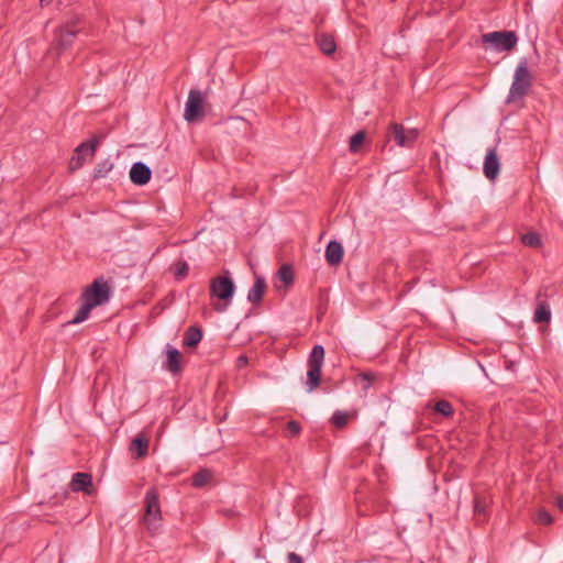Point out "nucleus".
I'll list each match as a JSON object with an SVG mask.
<instances>
[{"label":"nucleus","instance_id":"obj_12","mask_svg":"<svg viewBox=\"0 0 563 563\" xmlns=\"http://www.w3.org/2000/svg\"><path fill=\"white\" fill-rule=\"evenodd\" d=\"M69 486L73 492H82L87 495H90L93 492L92 476L91 474L84 472L75 473L69 483Z\"/></svg>","mask_w":563,"mask_h":563},{"label":"nucleus","instance_id":"obj_1","mask_svg":"<svg viewBox=\"0 0 563 563\" xmlns=\"http://www.w3.org/2000/svg\"><path fill=\"white\" fill-rule=\"evenodd\" d=\"M235 285L229 276H217L210 280V296L221 303H214L213 309L217 312H224L232 301Z\"/></svg>","mask_w":563,"mask_h":563},{"label":"nucleus","instance_id":"obj_5","mask_svg":"<svg viewBox=\"0 0 563 563\" xmlns=\"http://www.w3.org/2000/svg\"><path fill=\"white\" fill-rule=\"evenodd\" d=\"M482 42L490 44L496 52H509L518 42L514 31H495L482 35Z\"/></svg>","mask_w":563,"mask_h":563},{"label":"nucleus","instance_id":"obj_3","mask_svg":"<svg viewBox=\"0 0 563 563\" xmlns=\"http://www.w3.org/2000/svg\"><path fill=\"white\" fill-rule=\"evenodd\" d=\"M324 361V349L322 345H314L308 358V373L306 386L308 391H313L321 382V369Z\"/></svg>","mask_w":563,"mask_h":563},{"label":"nucleus","instance_id":"obj_24","mask_svg":"<svg viewBox=\"0 0 563 563\" xmlns=\"http://www.w3.org/2000/svg\"><path fill=\"white\" fill-rule=\"evenodd\" d=\"M212 478V473L209 470H201L192 476V485L201 488L207 485Z\"/></svg>","mask_w":563,"mask_h":563},{"label":"nucleus","instance_id":"obj_38","mask_svg":"<svg viewBox=\"0 0 563 563\" xmlns=\"http://www.w3.org/2000/svg\"><path fill=\"white\" fill-rule=\"evenodd\" d=\"M541 296H542L541 292H538L537 299L539 300Z\"/></svg>","mask_w":563,"mask_h":563},{"label":"nucleus","instance_id":"obj_36","mask_svg":"<svg viewBox=\"0 0 563 563\" xmlns=\"http://www.w3.org/2000/svg\"><path fill=\"white\" fill-rule=\"evenodd\" d=\"M239 361H240L241 363H245V362H246V357H245V356H241V357H239Z\"/></svg>","mask_w":563,"mask_h":563},{"label":"nucleus","instance_id":"obj_37","mask_svg":"<svg viewBox=\"0 0 563 563\" xmlns=\"http://www.w3.org/2000/svg\"><path fill=\"white\" fill-rule=\"evenodd\" d=\"M52 0H41V3H49Z\"/></svg>","mask_w":563,"mask_h":563},{"label":"nucleus","instance_id":"obj_35","mask_svg":"<svg viewBox=\"0 0 563 563\" xmlns=\"http://www.w3.org/2000/svg\"><path fill=\"white\" fill-rule=\"evenodd\" d=\"M556 507L563 512V496L556 498Z\"/></svg>","mask_w":563,"mask_h":563},{"label":"nucleus","instance_id":"obj_32","mask_svg":"<svg viewBox=\"0 0 563 563\" xmlns=\"http://www.w3.org/2000/svg\"><path fill=\"white\" fill-rule=\"evenodd\" d=\"M300 431L301 427L298 421L291 420L286 424V437H296Z\"/></svg>","mask_w":563,"mask_h":563},{"label":"nucleus","instance_id":"obj_19","mask_svg":"<svg viewBox=\"0 0 563 563\" xmlns=\"http://www.w3.org/2000/svg\"><path fill=\"white\" fill-rule=\"evenodd\" d=\"M551 316L550 305L547 301H539L533 313V321L536 323H548Z\"/></svg>","mask_w":563,"mask_h":563},{"label":"nucleus","instance_id":"obj_16","mask_svg":"<svg viewBox=\"0 0 563 563\" xmlns=\"http://www.w3.org/2000/svg\"><path fill=\"white\" fill-rule=\"evenodd\" d=\"M166 369L169 371L170 373L173 374H176V373H179L180 369H181V365H180V360H181V354L180 352L173 347V346H167L166 349Z\"/></svg>","mask_w":563,"mask_h":563},{"label":"nucleus","instance_id":"obj_7","mask_svg":"<svg viewBox=\"0 0 563 563\" xmlns=\"http://www.w3.org/2000/svg\"><path fill=\"white\" fill-rule=\"evenodd\" d=\"M387 140L394 141L400 147H411L418 140L419 131L417 129L406 130L402 124L393 122L388 126Z\"/></svg>","mask_w":563,"mask_h":563},{"label":"nucleus","instance_id":"obj_23","mask_svg":"<svg viewBox=\"0 0 563 563\" xmlns=\"http://www.w3.org/2000/svg\"><path fill=\"white\" fill-rule=\"evenodd\" d=\"M521 242L523 245L539 249L542 246V240L539 233L537 232H528L521 236Z\"/></svg>","mask_w":563,"mask_h":563},{"label":"nucleus","instance_id":"obj_34","mask_svg":"<svg viewBox=\"0 0 563 563\" xmlns=\"http://www.w3.org/2000/svg\"><path fill=\"white\" fill-rule=\"evenodd\" d=\"M288 563H303L300 555L295 552L288 553Z\"/></svg>","mask_w":563,"mask_h":563},{"label":"nucleus","instance_id":"obj_15","mask_svg":"<svg viewBox=\"0 0 563 563\" xmlns=\"http://www.w3.org/2000/svg\"><path fill=\"white\" fill-rule=\"evenodd\" d=\"M266 290V282L261 276H255V282L252 288L249 290L247 294V300L252 302L253 305H258L262 299L263 295Z\"/></svg>","mask_w":563,"mask_h":563},{"label":"nucleus","instance_id":"obj_14","mask_svg":"<svg viewBox=\"0 0 563 563\" xmlns=\"http://www.w3.org/2000/svg\"><path fill=\"white\" fill-rule=\"evenodd\" d=\"M343 246L338 241H330L325 249V260L330 266H338L343 260Z\"/></svg>","mask_w":563,"mask_h":563},{"label":"nucleus","instance_id":"obj_25","mask_svg":"<svg viewBox=\"0 0 563 563\" xmlns=\"http://www.w3.org/2000/svg\"><path fill=\"white\" fill-rule=\"evenodd\" d=\"M277 277L284 283L285 288L291 285L294 282V271L291 266L287 264L283 265L277 273Z\"/></svg>","mask_w":563,"mask_h":563},{"label":"nucleus","instance_id":"obj_4","mask_svg":"<svg viewBox=\"0 0 563 563\" xmlns=\"http://www.w3.org/2000/svg\"><path fill=\"white\" fill-rule=\"evenodd\" d=\"M79 24L80 19L75 15L67 20L57 30L53 46L58 49V55L74 44V41L80 31Z\"/></svg>","mask_w":563,"mask_h":563},{"label":"nucleus","instance_id":"obj_11","mask_svg":"<svg viewBox=\"0 0 563 563\" xmlns=\"http://www.w3.org/2000/svg\"><path fill=\"white\" fill-rule=\"evenodd\" d=\"M484 175L489 180H495L499 175L500 162L497 155L496 147L487 150L484 159Z\"/></svg>","mask_w":563,"mask_h":563},{"label":"nucleus","instance_id":"obj_8","mask_svg":"<svg viewBox=\"0 0 563 563\" xmlns=\"http://www.w3.org/2000/svg\"><path fill=\"white\" fill-rule=\"evenodd\" d=\"M102 136L92 137L79 144L74 152L69 162V169L71 172L79 169L86 162V158H92L96 154L97 147Z\"/></svg>","mask_w":563,"mask_h":563},{"label":"nucleus","instance_id":"obj_26","mask_svg":"<svg viewBox=\"0 0 563 563\" xmlns=\"http://www.w3.org/2000/svg\"><path fill=\"white\" fill-rule=\"evenodd\" d=\"M365 136L366 134L364 131H358L350 139L349 150L351 153L360 152V148L365 141Z\"/></svg>","mask_w":563,"mask_h":563},{"label":"nucleus","instance_id":"obj_18","mask_svg":"<svg viewBox=\"0 0 563 563\" xmlns=\"http://www.w3.org/2000/svg\"><path fill=\"white\" fill-rule=\"evenodd\" d=\"M202 330L198 327H189L184 335L183 344L188 347H195L202 340Z\"/></svg>","mask_w":563,"mask_h":563},{"label":"nucleus","instance_id":"obj_13","mask_svg":"<svg viewBox=\"0 0 563 563\" xmlns=\"http://www.w3.org/2000/svg\"><path fill=\"white\" fill-rule=\"evenodd\" d=\"M151 176V168L142 162L134 163L130 169V179L137 186L146 185L150 181Z\"/></svg>","mask_w":563,"mask_h":563},{"label":"nucleus","instance_id":"obj_22","mask_svg":"<svg viewBox=\"0 0 563 563\" xmlns=\"http://www.w3.org/2000/svg\"><path fill=\"white\" fill-rule=\"evenodd\" d=\"M93 308L95 307L91 303L84 301L82 306L77 310L76 314L74 316L73 320L69 321V323L77 324L85 321Z\"/></svg>","mask_w":563,"mask_h":563},{"label":"nucleus","instance_id":"obj_33","mask_svg":"<svg viewBox=\"0 0 563 563\" xmlns=\"http://www.w3.org/2000/svg\"><path fill=\"white\" fill-rule=\"evenodd\" d=\"M358 377L363 382V390H368L373 384L374 375L371 373H362L358 375Z\"/></svg>","mask_w":563,"mask_h":563},{"label":"nucleus","instance_id":"obj_28","mask_svg":"<svg viewBox=\"0 0 563 563\" xmlns=\"http://www.w3.org/2000/svg\"><path fill=\"white\" fill-rule=\"evenodd\" d=\"M434 411L443 417H451L453 415V407L448 400H439L434 404Z\"/></svg>","mask_w":563,"mask_h":563},{"label":"nucleus","instance_id":"obj_29","mask_svg":"<svg viewBox=\"0 0 563 563\" xmlns=\"http://www.w3.org/2000/svg\"><path fill=\"white\" fill-rule=\"evenodd\" d=\"M489 501L486 497L475 496L474 512L477 517L485 516Z\"/></svg>","mask_w":563,"mask_h":563},{"label":"nucleus","instance_id":"obj_2","mask_svg":"<svg viewBox=\"0 0 563 563\" xmlns=\"http://www.w3.org/2000/svg\"><path fill=\"white\" fill-rule=\"evenodd\" d=\"M532 86V77L528 69L527 59H521L517 65L514 74L507 102L515 101L525 97Z\"/></svg>","mask_w":563,"mask_h":563},{"label":"nucleus","instance_id":"obj_6","mask_svg":"<svg viewBox=\"0 0 563 563\" xmlns=\"http://www.w3.org/2000/svg\"><path fill=\"white\" fill-rule=\"evenodd\" d=\"M162 520L158 496L155 489H150L145 495L144 523L151 531L157 530Z\"/></svg>","mask_w":563,"mask_h":563},{"label":"nucleus","instance_id":"obj_21","mask_svg":"<svg viewBox=\"0 0 563 563\" xmlns=\"http://www.w3.org/2000/svg\"><path fill=\"white\" fill-rule=\"evenodd\" d=\"M112 168H113V163L109 158L101 161L95 167L93 178L95 179L104 178L112 170Z\"/></svg>","mask_w":563,"mask_h":563},{"label":"nucleus","instance_id":"obj_17","mask_svg":"<svg viewBox=\"0 0 563 563\" xmlns=\"http://www.w3.org/2000/svg\"><path fill=\"white\" fill-rule=\"evenodd\" d=\"M148 439L140 435L136 437L130 446V451L135 455L136 459H142L147 455L148 452Z\"/></svg>","mask_w":563,"mask_h":563},{"label":"nucleus","instance_id":"obj_27","mask_svg":"<svg viewBox=\"0 0 563 563\" xmlns=\"http://www.w3.org/2000/svg\"><path fill=\"white\" fill-rule=\"evenodd\" d=\"M349 419H350V415L347 412L336 410L331 417V423L335 428L342 429L347 424Z\"/></svg>","mask_w":563,"mask_h":563},{"label":"nucleus","instance_id":"obj_31","mask_svg":"<svg viewBox=\"0 0 563 563\" xmlns=\"http://www.w3.org/2000/svg\"><path fill=\"white\" fill-rule=\"evenodd\" d=\"M536 522L539 525H551L553 522V518L545 509H539L536 515Z\"/></svg>","mask_w":563,"mask_h":563},{"label":"nucleus","instance_id":"obj_20","mask_svg":"<svg viewBox=\"0 0 563 563\" xmlns=\"http://www.w3.org/2000/svg\"><path fill=\"white\" fill-rule=\"evenodd\" d=\"M317 44L319 48L327 55H331L336 49L334 38L329 34H320L317 36Z\"/></svg>","mask_w":563,"mask_h":563},{"label":"nucleus","instance_id":"obj_30","mask_svg":"<svg viewBox=\"0 0 563 563\" xmlns=\"http://www.w3.org/2000/svg\"><path fill=\"white\" fill-rule=\"evenodd\" d=\"M189 266L185 261H178L174 264V276L177 279H181L187 276Z\"/></svg>","mask_w":563,"mask_h":563},{"label":"nucleus","instance_id":"obj_9","mask_svg":"<svg viewBox=\"0 0 563 563\" xmlns=\"http://www.w3.org/2000/svg\"><path fill=\"white\" fill-rule=\"evenodd\" d=\"M109 298L110 287L102 278L95 279L82 292L84 301L91 303L93 307L103 305Z\"/></svg>","mask_w":563,"mask_h":563},{"label":"nucleus","instance_id":"obj_10","mask_svg":"<svg viewBox=\"0 0 563 563\" xmlns=\"http://www.w3.org/2000/svg\"><path fill=\"white\" fill-rule=\"evenodd\" d=\"M205 96L200 90L191 89L185 104L184 118L187 122H195L203 118L202 103Z\"/></svg>","mask_w":563,"mask_h":563}]
</instances>
